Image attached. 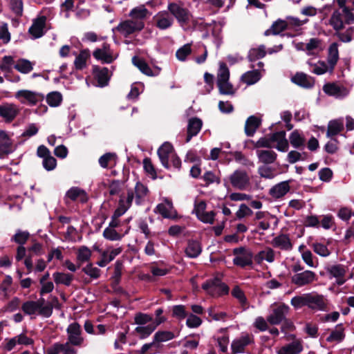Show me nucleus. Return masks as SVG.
<instances>
[{
  "instance_id": "ea45409f",
  "label": "nucleus",
  "mask_w": 354,
  "mask_h": 354,
  "mask_svg": "<svg viewBox=\"0 0 354 354\" xmlns=\"http://www.w3.org/2000/svg\"><path fill=\"white\" fill-rule=\"evenodd\" d=\"M274 259V251L271 248H268L266 250H261L258 254L254 255V261L260 264L263 260L268 262H272Z\"/></svg>"
},
{
  "instance_id": "dca6fc26",
  "label": "nucleus",
  "mask_w": 354,
  "mask_h": 354,
  "mask_svg": "<svg viewBox=\"0 0 354 354\" xmlns=\"http://www.w3.org/2000/svg\"><path fill=\"white\" fill-rule=\"evenodd\" d=\"M174 151L173 145L169 142H164L158 149L157 153L162 166L169 168V156Z\"/></svg>"
},
{
  "instance_id": "a878e982",
  "label": "nucleus",
  "mask_w": 354,
  "mask_h": 354,
  "mask_svg": "<svg viewBox=\"0 0 354 354\" xmlns=\"http://www.w3.org/2000/svg\"><path fill=\"white\" fill-rule=\"evenodd\" d=\"M303 349L300 340H295L278 349V354H299Z\"/></svg>"
},
{
  "instance_id": "a211bd4d",
  "label": "nucleus",
  "mask_w": 354,
  "mask_h": 354,
  "mask_svg": "<svg viewBox=\"0 0 354 354\" xmlns=\"http://www.w3.org/2000/svg\"><path fill=\"white\" fill-rule=\"evenodd\" d=\"M202 126L203 122L201 119L198 118H190L188 121L185 142H189L194 136H196L201 131Z\"/></svg>"
},
{
  "instance_id": "bb28decb",
  "label": "nucleus",
  "mask_w": 354,
  "mask_h": 354,
  "mask_svg": "<svg viewBox=\"0 0 354 354\" xmlns=\"http://www.w3.org/2000/svg\"><path fill=\"white\" fill-rule=\"evenodd\" d=\"M344 130V122L341 119L332 120L328 124L326 136L333 138L340 133Z\"/></svg>"
},
{
  "instance_id": "8fccbe9b",
  "label": "nucleus",
  "mask_w": 354,
  "mask_h": 354,
  "mask_svg": "<svg viewBox=\"0 0 354 354\" xmlns=\"http://www.w3.org/2000/svg\"><path fill=\"white\" fill-rule=\"evenodd\" d=\"M127 233L128 230L124 232V234H121L118 233L115 229L107 227L103 232V236L109 241H120L124 234Z\"/></svg>"
},
{
  "instance_id": "423d86ee",
  "label": "nucleus",
  "mask_w": 354,
  "mask_h": 354,
  "mask_svg": "<svg viewBox=\"0 0 354 354\" xmlns=\"http://www.w3.org/2000/svg\"><path fill=\"white\" fill-rule=\"evenodd\" d=\"M145 27V23L142 21L126 20L120 22L117 26V30L124 37L141 31Z\"/></svg>"
},
{
  "instance_id": "aec40b11",
  "label": "nucleus",
  "mask_w": 354,
  "mask_h": 354,
  "mask_svg": "<svg viewBox=\"0 0 354 354\" xmlns=\"http://www.w3.org/2000/svg\"><path fill=\"white\" fill-rule=\"evenodd\" d=\"M288 29V23L286 20L278 19L274 21L270 28L264 32L265 36L270 35H280L283 31Z\"/></svg>"
},
{
  "instance_id": "20e7f679",
  "label": "nucleus",
  "mask_w": 354,
  "mask_h": 354,
  "mask_svg": "<svg viewBox=\"0 0 354 354\" xmlns=\"http://www.w3.org/2000/svg\"><path fill=\"white\" fill-rule=\"evenodd\" d=\"M223 274L217 273L213 279L207 280L202 285V288L207 294L214 297H221L229 292L228 286L222 283Z\"/></svg>"
},
{
  "instance_id": "6e6552de",
  "label": "nucleus",
  "mask_w": 354,
  "mask_h": 354,
  "mask_svg": "<svg viewBox=\"0 0 354 354\" xmlns=\"http://www.w3.org/2000/svg\"><path fill=\"white\" fill-rule=\"evenodd\" d=\"M93 57L102 64H111L115 59L109 44L104 42L101 48H97L93 52Z\"/></svg>"
},
{
  "instance_id": "c85d7f7f",
  "label": "nucleus",
  "mask_w": 354,
  "mask_h": 354,
  "mask_svg": "<svg viewBox=\"0 0 354 354\" xmlns=\"http://www.w3.org/2000/svg\"><path fill=\"white\" fill-rule=\"evenodd\" d=\"M0 151L5 156L13 151L12 142L6 131L0 130Z\"/></svg>"
},
{
  "instance_id": "864d4df0",
  "label": "nucleus",
  "mask_w": 354,
  "mask_h": 354,
  "mask_svg": "<svg viewBox=\"0 0 354 354\" xmlns=\"http://www.w3.org/2000/svg\"><path fill=\"white\" fill-rule=\"evenodd\" d=\"M53 278L57 284L69 286L72 281L73 275L71 274L56 272L53 274Z\"/></svg>"
},
{
  "instance_id": "f3484780",
  "label": "nucleus",
  "mask_w": 354,
  "mask_h": 354,
  "mask_svg": "<svg viewBox=\"0 0 354 354\" xmlns=\"http://www.w3.org/2000/svg\"><path fill=\"white\" fill-rule=\"evenodd\" d=\"M324 92L330 95L336 97H343L347 95V89L342 86H339L335 83H326L323 86Z\"/></svg>"
},
{
  "instance_id": "052dcab7",
  "label": "nucleus",
  "mask_w": 354,
  "mask_h": 354,
  "mask_svg": "<svg viewBox=\"0 0 354 354\" xmlns=\"http://www.w3.org/2000/svg\"><path fill=\"white\" fill-rule=\"evenodd\" d=\"M295 308H300L308 306V293L300 296L294 297L290 301Z\"/></svg>"
},
{
  "instance_id": "4c0bfd02",
  "label": "nucleus",
  "mask_w": 354,
  "mask_h": 354,
  "mask_svg": "<svg viewBox=\"0 0 354 354\" xmlns=\"http://www.w3.org/2000/svg\"><path fill=\"white\" fill-rule=\"evenodd\" d=\"M257 156L260 162L268 165L276 160L277 154L272 150H260L257 151Z\"/></svg>"
},
{
  "instance_id": "1a4fd4ad",
  "label": "nucleus",
  "mask_w": 354,
  "mask_h": 354,
  "mask_svg": "<svg viewBox=\"0 0 354 354\" xmlns=\"http://www.w3.org/2000/svg\"><path fill=\"white\" fill-rule=\"evenodd\" d=\"M232 185L239 190H245L250 185V178L245 171L235 170L230 176Z\"/></svg>"
},
{
  "instance_id": "cd10ccee",
  "label": "nucleus",
  "mask_w": 354,
  "mask_h": 354,
  "mask_svg": "<svg viewBox=\"0 0 354 354\" xmlns=\"http://www.w3.org/2000/svg\"><path fill=\"white\" fill-rule=\"evenodd\" d=\"M66 197L70 198L73 201H75L80 198V201L82 203H86L88 201V196L86 192L77 187H73L69 189L66 194Z\"/></svg>"
},
{
  "instance_id": "9d476101",
  "label": "nucleus",
  "mask_w": 354,
  "mask_h": 354,
  "mask_svg": "<svg viewBox=\"0 0 354 354\" xmlns=\"http://www.w3.org/2000/svg\"><path fill=\"white\" fill-rule=\"evenodd\" d=\"M289 311V307L284 304H274L272 313L267 317L268 322L272 325L280 324Z\"/></svg>"
},
{
  "instance_id": "f8f14e48",
  "label": "nucleus",
  "mask_w": 354,
  "mask_h": 354,
  "mask_svg": "<svg viewBox=\"0 0 354 354\" xmlns=\"http://www.w3.org/2000/svg\"><path fill=\"white\" fill-rule=\"evenodd\" d=\"M15 97L20 100L22 104L28 102L30 105H36L44 99L42 94L33 92L29 90H19L15 93Z\"/></svg>"
},
{
  "instance_id": "79ce46f5",
  "label": "nucleus",
  "mask_w": 354,
  "mask_h": 354,
  "mask_svg": "<svg viewBox=\"0 0 354 354\" xmlns=\"http://www.w3.org/2000/svg\"><path fill=\"white\" fill-rule=\"evenodd\" d=\"M266 55V47L263 45H261L258 48H251L249 50L248 59L249 62H253L257 59L264 57Z\"/></svg>"
},
{
  "instance_id": "5fc2aeb1",
  "label": "nucleus",
  "mask_w": 354,
  "mask_h": 354,
  "mask_svg": "<svg viewBox=\"0 0 354 354\" xmlns=\"http://www.w3.org/2000/svg\"><path fill=\"white\" fill-rule=\"evenodd\" d=\"M143 167L145 172L150 176L152 179L155 180L157 178V173L151 158L146 157L143 160Z\"/></svg>"
},
{
  "instance_id": "72a5a7b5",
  "label": "nucleus",
  "mask_w": 354,
  "mask_h": 354,
  "mask_svg": "<svg viewBox=\"0 0 354 354\" xmlns=\"http://www.w3.org/2000/svg\"><path fill=\"white\" fill-rule=\"evenodd\" d=\"M234 255H241L246 264L252 266V259H254V255L251 250L244 247L236 248L233 250Z\"/></svg>"
},
{
  "instance_id": "4d7b16f0",
  "label": "nucleus",
  "mask_w": 354,
  "mask_h": 354,
  "mask_svg": "<svg viewBox=\"0 0 354 354\" xmlns=\"http://www.w3.org/2000/svg\"><path fill=\"white\" fill-rule=\"evenodd\" d=\"M12 283V278L10 276H6L1 283L0 290L3 292L5 297H8L10 294L14 292L11 287Z\"/></svg>"
},
{
  "instance_id": "e2e57ef3",
  "label": "nucleus",
  "mask_w": 354,
  "mask_h": 354,
  "mask_svg": "<svg viewBox=\"0 0 354 354\" xmlns=\"http://www.w3.org/2000/svg\"><path fill=\"white\" fill-rule=\"evenodd\" d=\"M174 337V334L172 332L158 331L153 337V340L155 342H162L172 339Z\"/></svg>"
},
{
  "instance_id": "473e14b6",
  "label": "nucleus",
  "mask_w": 354,
  "mask_h": 354,
  "mask_svg": "<svg viewBox=\"0 0 354 354\" xmlns=\"http://www.w3.org/2000/svg\"><path fill=\"white\" fill-rule=\"evenodd\" d=\"M344 337V328L342 325H337L335 328L330 332L326 340L329 343H338L342 341Z\"/></svg>"
},
{
  "instance_id": "7c9ffc66",
  "label": "nucleus",
  "mask_w": 354,
  "mask_h": 354,
  "mask_svg": "<svg viewBox=\"0 0 354 354\" xmlns=\"http://www.w3.org/2000/svg\"><path fill=\"white\" fill-rule=\"evenodd\" d=\"M290 145L295 149H303L305 147L306 139L297 129L294 130L289 136Z\"/></svg>"
},
{
  "instance_id": "bf43d9fd",
  "label": "nucleus",
  "mask_w": 354,
  "mask_h": 354,
  "mask_svg": "<svg viewBox=\"0 0 354 354\" xmlns=\"http://www.w3.org/2000/svg\"><path fill=\"white\" fill-rule=\"evenodd\" d=\"M10 6L11 10L17 17H21L24 10V3L22 0H10Z\"/></svg>"
},
{
  "instance_id": "13d9d810",
  "label": "nucleus",
  "mask_w": 354,
  "mask_h": 354,
  "mask_svg": "<svg viewBox=\"0 0 354 354\" xmlns=\"http://www.w3.org/2000/svg\"><path fill=\"white\" fill-rule=\"evenodd\" d=\"M48 274H46L40 279V283L41 284V288L40 294L44 295L52 292L54 288V285L51 281H47L48 278Z\"/></svg>"
},
{
  "instance_id": "37998d69",
  "label": "nucleus",
  "mask_w": 354,
  "mask_h": 354,
  "mask_svg": "<svg viewBox=\"0 0 354 354\" xmlns=\"http://www.w3.org/2000/svg\"><path fill=\"white\" fill-rule=\"evenodd\" d=\"M148 188L140 182H137L135 186V201L136 205L142 203V198L147 195Z\"/></svg>"
},
{
  "instance_id": "2f4dec72",
  "label": "nucleus",
  "mask_w": 354,
  "mask_h": 354,
  "mask_svg": "<svg viewBox=\"0 0 354 354\" xmlns=\"http://www.w3.org/2000/svg\"><path fill=\"white\" fill-rule=\"evenodd\" d=\"M14 65L15 60L12 56L6 55L2 57L0 62V70L6 73L5 77L8 80H10L8 73H12Z\"/></svg>"
},
{
  "instance_id": "58836bf2",
  "label": "nucleus",
  "mask_w": 354,
  "mask_h": 354,
  "mask_svg": "<svg viewBox=\"0 0 354 354\" xmlns=\"http://www.w3.org/2000/svg\"><path fill=\"white\" fill-rule=\"evenodd\" d=\"M133 64L139 68V70L147 76H155L152 69L149 67V64L142 59L137 57H133L132 59Z\"/></svg>"
},
{
  "instance_id": "b1692460",
  "label": "nucleus",
  "mask_w": 354,
  "mask_h": 354,
  "mask_svg": "<svg viewBox=\"0 0 354 354\" xmlns=\"http://www.w3.org/2000/svg\"><path fill=\"white\" fill-rule=\"evenodd\" d=\"M339 60L338 44L332 43L328 49L327 62L330 67V71H333Z\"/></svg>"
},
{
  "instance_id": "a18cd8bd",
  "label": "nucleus",
  "mask_w": 354,
  "mask_h": 354,
  "mask_svg": "<svg viewBox=\"0 0 354 354\" xmlns=\"http://www.w3.org/2000/svg\"><path fill=\"white\" fill-rule=\"evenodd\" d=\"M260 80V73L258 71L254 70L248 71L242 75V82L246 83L248 85H252L257 82Z\"/></svg>"
},
{
  "instance_id": "774afa93",
  "label": "nucleus",
  "mask_w": 354,
  "mask_h": 354,
  "mask_svg": "<svg viewBox=\"0 0 354 354\" xmlns=\"http://www.w3.org/2000/svg\"><path fill=\"white\" fill-rule=\"evenodd\" d=\"M209 316L215 321H225L227 315L225 312L218 311L215 308H209L208 310Z\"/></svg>"
},
{
  "instance_id": "6e6d98bb",
  "label": "nucleus",
  "mask_w": 354,
  "mask_h": 354,
  "mask_svg": "<svg viewBox=\"0 0 354 354\" xmlns=\"http://www.w3.org/2000/svg\"><path fill=\"white\" fill-rule=\"evenodd\" d=\"M91 256V251L86 246H81L77 253V259L80 263L88 261Z\"/></svg>"
},
{
  "instance_id": "7ed1b4c3",
  "label": "nucleus",
  "mask_w": 354,
  "mask_h": 354,
  "mask_svg": "<svg viewBox=\"0 0 354 354\" xmlns=\"http://www.w3.org/2000/svg\"><path fill=\"white\" fill-rule=\"evenodd\" d=\"M21 309L27 315L38 314L46 317H50L53 313L52 304L46 302L44 298L37 301H27L22 304Z\"/></svg>"
},
{
  "instance_id": "393cba45",
  "label": "nucleus",
  "mask_w": 354,
  "mask_h": 354,
  "mask_svg": "<svg viewBox=\"0 0 354 354\" xmlns=\"http://www.w3.org/2000/svg\"><path fill=\"white\" fill-rule=\"evenodd\" d=\"M289 181L281 182L273 186L269 192L273 198H279L285 196L290 191Z\"/></svg>"
},
{
  "instance_id": "f704fd0d",
  "label": "nucleus",
  "mask_w": 354,
  "mask_h": 354,
  "mask_svg": "<svg viewBox=\"0 0 354 354\" xmlns=\"http://www.w3.org/2000/svg\"><path fill=\"white\" fill-rule=\"evenodd\" d=\"M202 251L201 245L199 241L196 240H189L187 246L185 249L187 255L192 258L198 257Z\"/></svg>"
},
{
  "instance_id": "338daca9",
  "label": "nucleus",
  "mask_w": 354,
  "mask_h": 354,
  "mask_svg": "<svg viewBox=\"0 0 354 354\" xmlns=\"http://www.w3.org/2000/svg\"><path fill=\"white\" fill-rule=\"evenodd\" d=\"M192 53V48L189 44H185L179 49L177 50L176 53V56L177 59L180 61H185L187 57L190 55Z\"/></svg>"
},
{
  "instance_id": "9b49d317",
  "label": "nucleus",
  "mask_w": 354,
  "mask_h": 354,
  "mask_svg": "<svg viewBox=\"0 0 354 354\" xmlns=\"http://www.w3.org/2000/svg\"><path fill=\"white\" fill-rule=\"evenodd\" d=\"M174 22L173 17L166 10L158 12L152 19L153 25L162 30L170 28Z\"/></svg>"
},
{
  "instance_id": "e433bc0d",
  "label": "nucleus",
  "mask_w": 354,
  "mask_h": 354,
  "mask_svg": "<svg viewBox=\"0 0 354 354\" xmlns=\"http://www.w3.org/2000/svg\"><path fill=\"white\" fill-rule=\"evenodd\" d=\"M342 15L343 14L340 12L339 10H335L329 20V24L332 26L333 29L336 31H339L344 28Z\"/></svg>"
},
{
  "instance_id": "c9c22d12",
  "label": "nucleus",
  "mask_w": 354,
  "mask_h": 354,
  "mask_svg": "<svg viewBox=\"0 0 354 354\" xmlns=\"http://www.w3.org/2000/svg\"><path fill=\"white\" fill-rule=\"evenodd\" d=\"M91 56L89 49L86 48L80 50V54L75 57L74 65L76 70H82L86 67V60Z\"/></svg>"
},
{
  "instance_id": "3c124183",
  "label": "nucleus",
  "mask_w": 354,
  "mask_h": 354,
  "mask_svg": "<svg viewBox=\"0 0 354 354\" xmlns=\"http://www.w3.org/2000/svg\"><path fill=\"white\" fill-rule=\"evenodd\" d=\"M62 101V95L58 91L49 93L46 96V102L50 106L56 107L60 105Z\"/></svg>"
},
{
  "instance_id": "680f3d73",
  "label": "nucleus",
  "mask_w": 354,
  "mask_h": 354,
  "mask_svg": "<svg viewBox=\"0 0 354 354\" xmlns=\"http://www.w3.org/2000/svg\"><path fill=\"white\" fill-rule=\"evenodd\" d=\"M153 321V317L150 315L138 313L134 317V323L136 324L142 326Z\"/></svg>"
},
{
  "instance_id": "0e129e2a",
  "label": "nucleus",
  "mask_w": 354,
  "mask_h": 354,
  "mask_svg": "<svg viewBox=\"0 0 354 354\" xmlns=\"http://www.w3.org/2000/svg\"><path fill=\"white\" fill-rule=\"evenodd\" d=\"M217 86L221 95H234L235 93L233 85L229 82V80L218 84Z\"/></svg>"
},
{
  "instance_id": "4468645a",
  "label": "nucleus",
  "mask_w": 354,
  "mask_h": 354,
  "mask_svg": "<svg viewBox=\"0 0 354 354\" xmlns=\"http://www.w3.org/2000/svg\"><path fill=\"white\" fill-rule=\"evenodd\" d=\"M92 73L94 79L97 82L98 86L104 87L109 84L111 75L109 74L108 68L93 65L92 67Z\"/></svg>"
},
{
  "instance_id": "c756f323",
  "label": "nucleus",
  "mask_w": 354,
  "mask_h": 354,
  "mask_svg": "<svg viewBox=\"0 0 354 354\" xmlns=\"http://www.w3.org/2000/svg\"><path fill=\"white\" fill-rule=\"evenodd\" d=\"M252 342V339L248 336H243L235 339L232 343V351L233 354L243 352L245 346Z\"/></svg>"
},
{
  "instance_id": "603ef678",
  "label": "nucleus",
  "mask_w": 354,
  "mask_h": 354,
  "mask_svg": "<svg viewBox=\"0 0 354 354\" xmlns=\"http://www.w3.org/2000/svg\"><path fill=\"white\" fill-rule=\"evenodd\" d=\"M322 41L319 38H311L309 40V42L307 43L305 46L306 51L308 52V55H314L313 52L315 50H322V48L321 46Z\"/></svg>"
},
{
  "instance_id": "f03ea898",
  "label": "nucleus",
  "mask_w": 354,
  "mask_h": 354,
  "mask_svg": "<svg viewBox=\"0 0 354 354\" xmlns=\"http://www.w3.org/2000/svg\"><path fill=\"white\" fill-rule=\"evenodd\" d=\"M67 342L65 343L57 342L46 349L47 354H77V351L75 348L81 347L84 343L82 331L80 325L77 322H73L66 328Z\"/></svg>"
},
{
  "instance_id": "de8ad7c7",
  "label": "nucleus",
  "mask_w": 354,
  "mask_h": 354,
  "mask_svg": "<svg viewBox=\"0 0 354 354\" xmlns=\"http://www.w3.org/2000/svg\"><path fill=\"white\" fill-rule=\"evenodd\" d=\"M230 79V70L225 62H220L217 73V84Z\"/></svg>"
},
{
  "instance_id": "2eb2a0df",
  "label": "nucleus",
  "mask_w": 354,
  "mask_h": 354,
  "mask_svg": "<svg viewBox=\"0 0 354 354\" xmlns=\"http://www.w3.org/2000/svg\"><path fill=\"white\" fill-rule=\"evenodd\" d=\"M46 17L40 16L33 20L32 24L29 28L28 32L35 38H40L44 35V29L46 26Z\"/></svg>"
},
{
  "instance_id": "0eeeda50",
  "label": "nucleus",
  "mask_w": 354,
  "mask_h": 354,
  "mask_svg": "<svg viewBox=\"0 0 354 354\" xmlns=\"http://www.w3.org/2000/svg\"><path fill=\"white\" fill-rule=\"evenodd\" d=\"M328 299L322 295L317 292L308 293V307L316 311H327Z\"/></svg>"
},
{
  "instance_id": "6ab92c4d",
  "label": "nucleus",
  "mask_w": 354,
  "mask_h": 354,
  "mask_svg": "<svg viewBox=\"0 0 354 354\" xmlns=\"http://www.w3.org/2000/svg\"><path fill=\"white\" fill-rule=\"evenodd\" d=\"M292 82L305 88H311L315 84L314 78L304 73H297L292 77Z\"/></svg>"
},
{
  "instance_id": "09e8293b",
  "label": "nucleus",
  "mask_w": 354,
  "mask_h": 354,
  "mask_svg": "<svg viewBox=\"0 0 354 354\" xmlns=\"http://www.w3.org/2000/svg\"><path fill=\"white\" fill-rule=\"evenodd\" d=\"M328 271L331 276L337 279L338 284H342L345 281L344 274L346 270L344 267H329Z\"/></svg>"
},
{
  "instance_id": "4be33fe9",
  "label": "nucleus",
  "mask_w": 354,
  "mask_h": 354,
  "mask_svg": "<svg viewBox=\"0 0 354 354\" xmlns=\"http://www.w3.org/2000/svg\"><path fill=\"white\" fill-rule=\"evenodd\" d=\"M261 120L255 116L251 115L248 118L245 124V133L247 136L251 137L253 136L257 129L261 126Z\"/></svg>"
},
{
  "instance_id": "ddd939ff",
  "label": "nucleus",
  "mask_w": 354,
  "mask_h": 354,
  "mask_svg": "<svg viewBox=\"0 0 354 354\" xmlns=\"http://www.w3.org/2000/svg\"><path fill=\"white\" fill-rule=\"evenodd\" d=\"M18 106L12 103L5 102L0 104V116L6 123L12 122L19 113Z\"/></svg>"
},
{
  "instance_id": "69168bd1",
  "label": "nucleus",
  "mask_w": 354,
  "mask_h": 354,
  "mask_svg": "<svg viewBox=\"0 0 354 354\" xmlns=\"http://www.w3.org/2000/svg\"><path fill=\"white\" fill-rule=\"evenodd\" d=\"M232 295L239 300V303L243 307L245 308L247 306V299L244 292L240 289L239 287L235 286L232 290Z\"/></svg>"
},
{
  "instance_id": "f257e3e1",
  "label": "nucleus",
  "mask_w": 354,
  "mask_h": 354,
  "mask_svg": "<svg viewBox=\"0 0 354 354\" xmlns=\"http://www.w3.org/2000/svg\"><path fill=\"white\" fill-rule=\"evenodd\" d=\"M30 236L28 231L17 230L11 241L19 244L17 248L15 259L17 262L24 260V266H33V260L40 254L44 253V246L41 243L35 242L31 246L25 248L24 245Z\"/></svg>"
},
{
  "instance_id": "c03bdc74",
  "label": "nucleus",
  "mask_w": 354,
  "mask_h": 354,
  "mask_svg": "<svg viewBox=\"0 0 354 354\" xmlns=\"http://www.w3.org/2000/svg\"><path fill=\"white\" fill-rule=\"evenodd\" d=\"M156 327L152 323L147 326H139L135 328L134 332L138 335L140 339H145L149 337L155 330Z\"/></svg>"
},
{
  "instance_id": "412c9836",
  "label": "nucleus",
  "mask_w": 354,
  "mask_h": 354,
  "mask_svg": "<svg viewBox=\"0 0 354 354\" xmlns=\"http://www.w3.org/2000/svg\"><path fill=\"white\" fill-rule=\"evenodd\" d=\"M315 279V274L311 271H304L295 274L292 277V281L297 286H302L313 282Z\"/></svg>"
},
{
  "instance_id": "a19ab883",
  "label": "nucleus",
  "mask_w": 354,
  "mask_h": 354,
  "mask_svg": "<svg viewBox=\"0 0 354 354\" xmlns=\"http://www.w3.org/2000/svg\"><path fill=\"white\" fill-rule=\"evenodd\" d=\"M14 68L23 74H27L32 71L33 64L26 59L21 58L14 65Z\"/></svg>"
},
{
  "instance_id": "5701e85b",
  "label": "nucleus",
  "mask_w": 354,
  "mask_h": 354,
  "mask_svg": "<svg viewBox=\"0 0 354 354\" xmlns=\"http://www.w3.org/2000/svg\"><path fill=\"white\" fill-rule=\"evenodd\" d=\"M274 248H280L284 250H290L292 248V244L288 234H281L274 237L272 242Z\"/></svg>"
},
{
  "instance_id": "39448f33",
  "label": "nucleus",
  "mask_w": 354,
  "mask_h": 354,
  "mask_svg": "<svg viewBox=\"0 0 354 354\" xmlns=\"http://www.w3.org/2000/svg\"><path fill=\"white\" fill-rule=\"evenodd\" d=\"M173 18L176 19L181 27L187 25L192 15L187 8H183L176 3H169L167 10Z\"/></svg>"
},
{
  "instance_id": "49530a36",
  "label": "nucleus",
  "mask_w": 354,
  "mask_h": 354,
  "mask_svg": "<svg viewBox=\"0 0 354 354\" xmlns=\"http://www.w3.org/2000/svg\"><path fill=\"white\" fill-rule=\"evenodd\" d=\"M149 14V10L144 6H141L133 8L130 12L129 15L136 21H138V19H140L139 21H142L147 18Z\"/></svg>"
}]
</instances>
